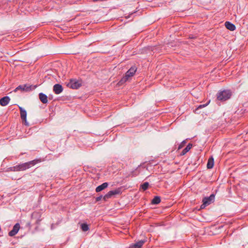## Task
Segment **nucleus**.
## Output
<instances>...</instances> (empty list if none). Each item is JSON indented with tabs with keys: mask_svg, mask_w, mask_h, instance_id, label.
<instances>
[{
	"mask_svg": "<svg viewBox=\"0 0 248 248\" xmlns=\"http://www.w3.org/2000/svg\"><path fill=\"white\" fill-rule=\"evenodd\" d=\"M40 162V159H34L24 163L18 164L13 167V170L14 171H23L30 168L31 167Z\"/></svg>",
	"mask_w": 248,
	"mask_h": 248,
	"instance_id": "obj_1",
	"label": "nucleus"
},
{
	"mask_svg": "<svg viewBox=\"0 0 248 248\" xmlns=\"http://www.w3.org/2000/svg\"><path fill=\"white\" fill-rule=\"evenodd\" d=\"M231 95V92L229 90H224L219 92L217 94V97L218 100L225 101L229 99Z\"/></svg>",
	"mask_w": 248,
	"mask_h": 248,
	"instance_id": "obj_2",
	"label": "nucleus"
},
{
	"mask_svg": "<svg viewBox=\"0 0 248 248\" xmlns=\"http://www.w3.org/2000/svg\"><path fill=\"white\" fill-rule=\"evenodd\" d=\"M82 85L81 81L72 78L67 84V86L72 89H78Z\"/></svg>",
	"mask_w": 248,
	"mask_h": 248,
	"instance_id": "obj_3",
	"label": "nucleus"
},
{
	"mask_svg": "<svg viewBox=\"0 0 248 248\" xmlns=\"http://www.w3.org/2000/svg\"><path fill=\"white\" fill-rule=\"evenodd\" d=\"M215 195L212 194L208 197H204L202 200L203 203L201 206V209L204 208L214 202Z\"/></svg>",
	"mask_w": 248,
	"mask_h": 248,
	"instance_id": "obj_4",
	"label": "nucleus"
},
{
	"mask_svg": "<svg viewBox=\"0 0 248 248\" xmlns=\"http://www.w3.org/2000/svg\"><path fill=\"white\" fill-rule=\"evenodd\" d=\"M36 87V86H34L33 87L32 85H29L28 84L24 85H20L17 86L14 92H16L18 90H21L25 92H29L32 89H34Z\"/></svg>",
	"mask_w": 248,
	"mask_h": 248,
	"instance_id": "obj_5",
	"label": "nucleus"
},
{
	"mask_svg": "<svg viewBox=\"0 0 248 248\" xmlns=\"http://www.w3.org/2000/svg\"><path fill=\"white\" fill-rule=\"evenodd\" d=\"M121 193V189L117 188L114 190H112L108 192L103 197V200L104 201H106L108 199L111 198L113 196L118 195Z\"/></svg>",
	"mask_w": 248,
	"mask_h": 248,
	"instance_id": "obj_6",
	"label": "nucleus"
},
{
	"mask_svg": "<svg viewBox=\"0 0 248 248\" xmlns=\"http://www.w3.org/2000/svg\"><path fill=\"white\" fill-rule=\"evenodd\" d=\"M134 75L130 73L128 71H127L125 74V76H124L121 80L118 82V84L119 86L122 85L125 82L129 80Z\"/></svg>",
	"mask_w": 248,
	"mask_h": 248,
	"instance_id": "obj_7",
	"label": "nucleus"
},
{
	"mask_svg": "<svg viewBox=\"0 0 248 248\" xmlns=\"http://www.w3.org/2000/svg\"><path fill=\"white\" fill-rule=\"evenodd\" d=\"M20 229V224L19 223H16L13 227V229L9 232V235L10 236H13L15 235L18 232Z\"/></svg>",
	"mask_w": 248,
	"mask_h": 248,
	"instance_id": "obj_8",
	"label": "nucleus"
},
{
	"mask_svg": "<svg viewBox=\"0 0 248 248\" xmlns=\"http://www.w3.org/2000/svg\"><path fill=\"white\" fill-rule=\"evenodd\" d=\"M53 90L55 93L59 94L62 92L63 87L61 84H56L54 85Z\"/></svg>",
	"mask_w": 248,
	"mask_h": 248,
	"instance_id": "obj_9",
	"label": "nucleus"
},
{
	"mask_svg": "<svg viewBox=\"0 0 248 248\" xmlns=\"http://www.w3.org/2000/svg\"><path fill=\"white\" fill-rule=\"evenodd\" d=\"M11 99L8 96H5L0 99V105L1 106H6L10 102Z\"/></svg>",
	"mask_w": 248,
	"mask_h": 248,
	"instance_id": "obj_10",
	"label": "nucleus"
},
{
	"mask_svg": "<svg viewBox=\"0 0 248 248\" xmlns=\"http://www.w3.org/2000/svg\"><path fill=\"white\" fill-rule=\"evenodd\" d=\"M39 97L40 100V101L43 103V104H46L47 103V96L46 94H44L43 93H40L39 94Z\"/></svg>",
	"mask_w": 248,
	"mask_h": 248,
	"instance_id": "obj_11",
	"label": "nucleus"
},
{
	"mask_svg": "<svg viewBox=\"0 0 248 248\" xmlns=\"http://www.w3.org/2000/svg\"><path fill=\"white\" fill-rule=\"evenodd\" d=\"M225 25L226 28L231 31H233L236 29L235 25L229 21H226L225 23Z\"/></svg>",
	"mask_w": 248,
	"mask_h": 248,
	"instance_id": "obj_12",
	"label": "nucleus"
},
{
	"mask_svg": "<svg viewBox=\"0 0 248 248\" xmlns=\"http://www.w3.org/2000/svg\"><path fill=\"white\" fill-rule=\"evenodd\" d=\"M108 183H107V182L104 183L102 184H101V185L96 187V188L95 189V191L96 192H100V191H102L103 190H104V189H105L106 188H107L108 187Z\"/></svg>",
	"mask_w": 248,
	"mask_h": 248,
	"instance_id": "obj_13",
	"label": "nucleus"
},
{
	"mask_svg": "<svg viewBox=\"0 0 248 248\" xmlns=\"http://www.w3.org/2000/svg\"><path fill=\"white\" fill-rule=\"evenodd\" d=\"M19 110L21 119L23 121H26V119L27 118V112L26 110L22 107H19Z\"/></svg>",
	"mask_w": 248,
	"mask_h": 248,
	"instance_id": "obj_14",
	"label": "nucleus"
},
{
	"mask_svg": "<svg viewBox=\"0 0 248 248\" xmlns=\"http://www.w3.org/2000/svg\"><path fill=\"white\" fill-rule=\"evenodd\" d=\"M214 164V160L213 157H211L208 159V162L207 164V168L208 169H212L213 168Z\"/></svg>",
	"mask_w": 248,
	"mask_h": 248,
	"instance_id": "obj_15",
	"label": "nucleus"
},
{
	"mask_svg": "<svg viewBox=\"0 0 248 248\" xmlns=\"http://www.w3.org/2000/svg\"><path fill=\"white\" fill-rule=\"evenodd\" d=\"M192 147V144L191 143H189L186 146V147L185 149H183V150L182 151V152L181 153V155H185L187 152H188L191 149Z\"/></svg>",
	"mask_w": 248,
	"mask_h": 248,
	"instance_id": "obj_16",
	"label": "nucleus"
},
{
	"mask_svg": "<svg viewBox=\"0 0 248 248\" xmlns=\"http://www.w3.org/2000/svg\"><path fill=\"white\" fill-rule=\"evenodd\" d=\"M80 228L83 232H86L89 230V225L86 223H82L80 225Z\"/></svg>",
	"mask_w": 248,
	"mask_h": 248,
	"instance_id": "obj_17",
	"label": "nucleus"
},
{
	"mask_svg": "<svg viewBox=\"0 0 248 248\" xmlns=\"http://www.w3.org/2000/svg\"><path fill=\"white\" fill-rule=\"evenodd\" d=\"M161 202L160 198L158 196H155L152 200V203L153 204H157Z\"/></svg>",
	"mask_w": 248,
	"mask_h": 248,
	"instance_id": "obj_18",
	"label": "nucleus"
},
{
	"mask_svg": "<svg viewBox=\"0 0 248 248\" xmlns=\"http://www.w3.org/2000/svg\"><path fill=\"white\" fill-rule=\"evenodd\" d=\"M149 186V184L148 182H144L143 184H142L141 185H140V188H142V189L143 190V191H145L146 190V189H148V187Z\"/></svg>",
	"mask_w": 248,
	"mask_h": 248,
	"instance_id": "obj_19",
	"label": "nucleus"
},
{
	"mask_svg": "<svg viewBox=\"0 0 248 248\" xmlns=\"http://www.w3.org/2000/svg\"><path fill=\"white\" fill-rule=\"evenodd\" d=\"M129 248H140V241H137L135 244H131Z\"/></svg>",
	"mask_w": 248,
	"mask_h": 248,
	"instance_id": "obj_20",
	"label": "nucleus"
},
{
	"mask_svg": "<svg viewBox=\"0 0 248 248\" xmlns=\"http://www.w3.org/2000/svg\"><path fill=\"white\" fill-rule=\"evenodd\" d=\"M137 70V68L135 66H133L127 71L133 74V75H135Z\"/></svg>",
	"mask_w": 248,
	"mask_h": 248,
	"instance_id": "obj_21",
	"label": "nucleus"
},
{
	"mask_svg": "<svg viewBox=\"0 0 248 248\" xmlns=\"http://www.w3.org/2000/svg\"><path fill=\"white\" fill-rule=\"evenodd\" d=\"M210 102V101H208V102L207 103H206V104L199 105L197 107L196 110H197L198 109H200V108H202L205 107L206 106H207L209 104Z\"/></svg>",
	"mask_w": 248,
	"mask_h": 248,
	"instance_id": "obj_22",
	"label": "nucleus"
},
{
	"mask_svg": "<svg viewBox=\"0 0 248 248\" xmlns=\"http://www.w3.org/2000/svg\"><path fill=\"white\" fill-rule=\"evenodd\" d=\"M186 143V141L185 140H183L181 143V144L179 145V147H178V149H181L182 148H183L184 147V146L185 145V143Z\"/></svg>",
	"mask_w": 248,
	"mask_h": 248,
	"instance_id": "obj_23",
	"label": "nucleus"
},
{
	"mask_svg": "<svg viewBox=\"0 0 248 248\" xmlns=\"http://www.w3.org/2000/svg\"><path fill=\"white\" fill-rule=\"evenodd\" d=\"M103 199V196L102 195H100L97 197L95 199V201L96 202H99L102 199Z\"/></svg>",
	"mask_w": 248,
	"mask_h": 248,
	"instance_id": "obj_24",
	"label": "nucleus"
},
{
	"mask_svg": "<svg viewBox=\"0 0 248 248\" xmlns=\"http://www.w3.org/2000/svg\"><path fill=\"white\" fill-rule=\"evenodd\" d=\"M14 171V170H13V167H11L8 168L7 169V171Z\"/></svg>",
	"mask_w": 248,
	"mask_h": 248,
	"instance_id": "obj_25",
	"label": "nucleus"
},
{
	"mask_svg": "<svg viewBox=\"0 0 248 248\" xmlns=\"http://www.w3.org/2000/svg\"><path fill=\"white\" fill-rule=\"evenodd\" d=\"M41 221V219H38L35 221V223L37 224V225H39Z\"/></svg>",
	"mask_w": 248,
	"mask_h": 248,
	"instance_id": "obj_26",
	"label": "nucleus"
},
{
	"mask_svg": "<svg viewBox=\"0 0 248 248\" xmlns=\"http://www.w3.org/2000/svg\"><path fill=\"white\" fill-rule=\"evenodd\" d=\"M25 122V124L26 125H29V123L27 122V118L26 119V121H24Z\"/></svg>",
	"mask_w": 248,
	"mask_h": 248,
	"instance_id": "obj_27",
	"label": "nucleus"
},
{
	"mask_svg": "<svg viewBox=\"0 0 248 248\" xmlns=\"http://www.w3.org/2000/svg\"><path fill=\"white\" fill-rule=\"evenodd\" d=\"M144 243V241L140 240V246L142 245V244Z\"/></svg>",
	"mask_w": 248,
	"mask_h": 248,
	"instance_id": "obj_28",
	"label": "nucleus"
},
{
	"mask_svg": "<svg viewBox=\"0 0 248 248\" xmlns=\"http://www.w3.org/2000/svg\"><path fill=\"white\" fill-rule=\"evenodd\" d=\"M36 214V213H33V214H32V217H33V216H34Z\"/></svg>",
	"mask_w": 248,
	"mask_h": 248,
	"instance_id": "obj_29",
	"label": "nucleus"
}]
</instances>
